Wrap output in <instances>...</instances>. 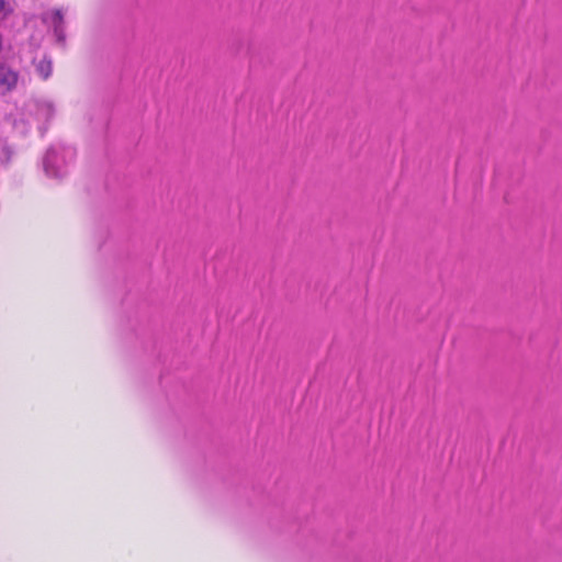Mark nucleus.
Segmentation results:
<instances>
[{
	"instance_id": "nucleus-1",
	"label": "nucleus",
	"mask_w": 562,
	"mask_h": 562,
	"mask_svg": "<svg viewBox=\"0 0 562 562\" xmlns=\"http://www.w3.org/2000/svg\"><path fill=\"white\" fill-rule=\"evenodd\" d=\"M74 159V148L63 145H54L45 153L43 158V167L48 176L61 177L69 171Z\"/></svg>"
},
{
	"instance_id": "nucleus-2",
	"label": "nucleus",
	"mask_w": 562,
	"mask_h": 562,
	"mask_svg": "<svg viewBox=\"0 0 562 562\" xmlns=\"http://www.w3.org/2000/svg\"><path fill=\"white\" fill-rule=\"evenodd\" d=\"M43 23L47 27H53L54 35L56 37L57 42L64 41V33H63V15L61 12L58 10L50 11L43 16Z\"/></svg>"
},
{
	"instance_id": "nucleus-4",
	"label": "nucleus",
	"mask_w": 562,
	"mask_h": 562,
	"mask_svg": "<svg viewBox=\"0 0 562 562\" xmlns=\"http://www.w3.org/2000/svg\"><path fill=\"white\" fill-rule=\"evenodd\" d=\"M52 74V61L48 59H43L40 67H37V75L43 78L47 79Z\"/></svg>"
},
{
	"instance_id": "nucleus-3",
	"label": "nucleus",
	"mask_w": 562,
	"mask_h": 562,
	"mask_svg": "<svg viewBox=\"0 0 562 562\" xmlns=\"http://www.w3.org/2000/svg\"><path fill=\"white\" fill-rule=\"evenodd\" d=\"M18 81V75L5 66H0V94L9 92Z\"/></svg>"
},
{
	"instance_id": "nucleus-5",
	"label": "nucleus",
	"mask_w": 562,
	"mask_h": 562,
	"mask_svg": "<svg viewBox=\"0 0 562 562\" xmlns=\"http://www.w3.org/2000/svg\"><path fill=\"white\" fill-rule=\"evenodd\" d=\"M43 113L45 120H49L54 114V106L50 102H43L40 106H37V112Z\"/></svg>"
},
{
	"instance_id": "nucleus-6",
	"label": "nucleus",
	"mask_w": 562,
	"mask_h": 562,
	"mask_svg": "<svg viewBox=\"0 0 562 562\" xmlns=\"http://www.w3.org/2000/svg\"><path fill=\"white\" fill-rule=\"evenodd\" d=\"M3 7V0H0V10L2 9Z\"/></svg>"
}]
</instances>
